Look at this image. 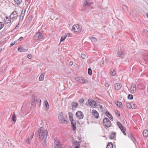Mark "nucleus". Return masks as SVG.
<instances>
[{
  "label": "nucleus",
  "mask_w": 148,
  "mask_h": 148,
  "mask_svg": "<svg viewBox=\"0 0 148 148\" xmlns=\"http://www.w3.org/2000/svg\"><path fill=\"white\" fill-rule=\"evenodd\" d=\"M81 58L83 59H85L86 57V55L83 53H81Z\"/></svg>",
  "instance_id": "79ce46f5"
},
{
  "label": "nucleus",
  "mask_w": 148,
  "mask_h": 148,
  "mask_svg": "<svg viewBox=\"0 0 148 148\" xmlns=\"http://www.w3.org/2000/svg\"><path fill=\"white\" fill-rule=\"evenodd\" d=\"M4 25V23L3 22H0V30L3 27Z\"/></svg>",
  "instance_id": "37998d69"
},
{
  "label": "nucleus",
  "mask_w": 148,
  "mask_h": 148,
  "mask_svg": "<svg viewBox=\"0 0 148 148\" xmlns=\"http://www.w3.org/2000/svg\"><path fill=\"white\" fill-rule=\"evenodd\" d=\"M4 22L5 24L8 25V26H10L11 25V23H12V20L9 18L7 17H6L5 19H4Z\"/></svg>",
  "instance_id": "9d476101"
},
{
  "label": "nucleus",
  "mask_w": 148,
  "mask_h": 148,
  "mask_svg": "<svg viewBox=\"0 0 148 148\" xmlns=\"http://www.w3.org/2000/svg\"><path fill=\"white\" fill-rule=\"evenodd\" d=\"M137 107V106L136 104H133V103H132V107L131 108L132 109H135Z\"/></svg>",
  "instance_id": "58836bf2"
},
{
  "label": "nucleus",
  "mask_w": 148,
  "mask_h": 148,
  "mask_svg": "<svg viewBox=\"0 0 148 148\" xmlns=\"http://www.w3.org/2000/svg\"><path fill=\"white\" fill-rule=\"evenodd\" d=\"M121 84L120 83H117L115 84V88L116 90H119L121 88Z\"/></svg>",
  "instance_id": "412c9836"
},
{
  "label": "nucleus",
  "mask_w": 148,
  "mask_h": 148,
  "mask_svg": "<svg viewBox=\"0 0 148 148\" xmlns=\"http://www.w3.org/2000/svg\"><path fill=\"white\" fill-rule=\"evenodd\" d=\"M131 135V140H132V141L134 142L135 141H136V140L135 139V138L133 137L132 135Z\"/></svg>",
  "instance_id": "49530a36"
},
{
  "label": "nucleus",
  "mask_w": 148,
  "mask_h": 148,
  "mask_svg": "<svg viewBox=\"0 0 148 148\" xmlns=\"http://www.w3.org/2000/svg\"><path fill=\"white\" fill-rule=\"evenodd\" d=\"M31 140L29 139V138H27L26 140V142L28 143H29Z\"/></svg>",
  "instance_id": "de8ad7c7"
},
{
  "label": "nucleus",
  "mask_w": 148,
  "mask_h": 148,
  "mask_svg": "<svg viewBox=\"0 0 148 148\" xmlns=\"http://www.w3.org/2000/svg\"><path fill=\"white\" fill-rule=\"evenodd\" d=\"M35 38L37 40H40L42 38L43 36L42 34L40 32H37L35 35Z\"/></svg>",
  "instance_id": "9b49d317"
},
{
  "label": "nucleus",
  "mask_w": 148,
  "mask_h": 148,
  "mask_svg": "<svg viewBox=\"0 0 148 148\" xmlns=\"http://www.w3.org/2000/svg\"><path fill=\"white\" fill-rule=\"evenodd\" d=\"M75 145H76V146L75 147V148H79V143L77 142H76V144L75 143Z\"/></svg>",
  "instance_id": "a18cd8bd"
},
{
  "label": "nucleus",
  "mask_w": 148,
  "mask_h": 148,
  "mask_svg": "<svg viewBox=\"0 0 148 148\" xmlns=\"http://www.w3.org/2000/svg\"><path fill=\"white\" fill-rule=\"evenodd\" d=\"M99 108H103V106H102V105H100V106H99Z\"/></svg>",
  "instance_id": "052dcab7"
},
{
  "label": "nucleus",
  "mask_w": 148,
  "mask_h": 148,
  "mask_svg": "<svg viewBox=\"0 0 148 148\" xmlns=\"http://www.w3.org/2000/svg\"><path fill=\"white\" fill-rule=\"evenodd\" d=\"M48 131L42 127H40L38 131L39 139L40 140H45L47 136Z\"/></svg>",
  "instance_id": "f257e3e1"
},
{
  "label": "nucleus",
  "mask_w": 148,
  "mask_h": 148,
  "mask_svg": "<svg viewBox=\"0 0 148 148\" xmlns=\"http://www.w3.org/2000/svg\"><path fill=\"white\" fill-rule=\"evenodd\" d=\"M18 51H19L20 52H23L27 51L28 49H25L23 47H18Z\"/></svg>",
  "instance_id": "5701e85b"
},
{
  "label": "nucleus",
  "mask_w": 148,
  "mask_h": 148,
  "mask_svg": "<svg viewBox=\"0 0 148 148\" xmlns=\"http://www.w3.org/2000/svg\"><path fill=\"white\" fill-rule=\"evenodd\" d=\"M71 105L72 108L74 110L76 109L78 106V103L76 102H73Z\"/></svg>",
  "instance_id": "aec40b11"
},
{
  "label": "nucleus",
  "mask_w": 148,
  "mask_h": 148,
  "mask_svg": "<svg viewBox=\"0 0 148 148\" xmlns=\"http://www.w3.org/2000/svg\"><path fill=\"white\" fill-rule=\"evenodd\" d=\"M118 54L119 57L123 58L125 56V54L121 50H119L118 52Z\"/></svg>",
  "instance_id": "6ab92c4d"
},
{
  "label": "nucleus",
  "mask_w": 148,
  "mask_h": 148,
  "mask_svg": "<svg viewBox=\"0 0 148 148\" xmlns=\"http://www.w3.org/2000/svg\"><path fill=\"white\" fill-rule=\"evenodd\" d=\"M75 80L77 82L82 84H86L88 82L87 80L82 77H77L75 78Z\"/></svg>",
  "instance_id": "6e6552de"
},
{
  "label": "nucleus",
  "mask_w": 148,
  "mask_h": 148,
  "mask_svg": "<svg viewBox=\"0 0 148 148\" xmlns=\"http://www.w3.org/2000/svg\"><path fill=\"white\" fill-rule=\"evenodd\" d=\"M126 105H127V108L130 109L131 108L132 103H127Z\"/></svg>",
  "instance_id": "e433bc0d"
},
{
  "label": "nucleus",
  "mask_w": 148,
  "mask_h": 148,
  "mask_svg": "<svg viewBox=\"0 0 148 148\" xmlns=\"http://www.w3.org/2000/svg\"><path fill=\"white\" fill-rule=\"evenodd\" d=\"M105 86H107L108 87V86H109V85L108 83H106L105 84Z\"/></svg>",
  "instance_id": "13d9d810"
},
{
  "label": "nucleus",
  "mask_w": 148,
  "mask_h": 148,
  "mask_svg": "<svg viewBox=\"0 0 148 148\" xmlns=\"http://www.w3.org/2000/svg\"><path fill=\"white\" fill-rule=\"evenodd\" d=\"M44 73H42L40 76L39 79L40 81H42L44 79Z\"/></svg>",
  "instance_id": "2f4dec72"
},
{
  "label": "nucleus",
  "mask_w": 148,
  "mask_h": 148,
  "mask_svg": "<svg viewBox=\"0 0 148 148\" xmlns=\"http://www.w3.org/2000/svg\"><path fill=\"white\" fill-rule=\"evenodd\" d=\"M110 73L111 76H114L116 75V72L114 69H112L110 71Z\"/></svg>",
  "instance_id": "4be33fe9"
},
{
  "label": "nucleus",
  "mask_w": 148,
  "mask_h": 148,
  "mask_svg": "<svg viewBox=\"0 0 148 148\" xmlns=\"http://www.w3.org/2000/svg\"><path fill=\"white\" fill-rule=\"evenodd\" d=\"M89 38L92 42H95L97 41V40L96 38L93 37L91 36Z\"/></svg>",
  "instance_id": "f704fd0d"
},
{
  "label": "nucleus",
  "mask_w": 148,
  "mask_h": 148,
  "mask_svg": "<svg viewBox=\"0 0 148 148\" xmlns=\"http://www.w3.org/2000/svg\"><path fill=\"white\" fill-rule=\"evenodd\" d=\"M92 115L96 119H97L99 117V113L97 112L95 110H93L92 111Z\"/></svg>",
  "instance_id": "f8f14e48"
},
{
  "label": "nucleus",
  "mask_w": 148,
  "mask_h": 148,
  "mask_svg": "<svg viewBox=\"0 0 148 148\" xmlns=\"http://www.w3.org/2000/svg\"><path fill=\"white\" fill-rule=\"evenodd\" d=\"M116 104L118 107L120 108L121 107V106H122L121 107H122V103L121 102H117L116 103Z\"/></svg>",
  "instance_id": "72a5a7b5"
},
{
  "label": "nucleus",
  "mask_w": 148,
  "mask_h": 148,
  "mask_svg": "<svg viewBox=\"0 0 148 148\" xmlns=\"http://www.w3.org/2000/svg\"><path fill=\"white\" fill-rule=\"evenodd\" d=\"M147 17H148V13H147L146 14Z\"/></svg>",
  "instance_id": "e2e57ef3"
},
{
  "label": "nucleus",
  "mask_w": 148,
  "mask_h": 148,
  "mask_svg": "<svg viewBox=\"0 0 148 148\" xmlns=\"http://www.w3.org/2000/svg\"><path fill=\"white\" fill-rule=\"evenodd\" d=\"M88 102L89 105L91 106H95V101L92 99H89L88 100Z\"/></svg>",
  "instance_id": "4468645a"
},
{
  "label": "nucleus",
  "mask_w": 148,
  "mask_h": 148,
  "mask_svg": "<svg viewBox=\"0 0 148 148\" xmlns=\"http://www.w3.org/2000/svg\"><path fill=\"white\" fill-rule=\"evenodd\" d=\"M18 16V14L17 11L14 10L10 15V17L12 20V22L17 19Z\"/></svg>",
  "instance_id": "20e7f679"
},
{
  "label": "nucleus",
  "mask_w": 148,
  "mask_h": 148,
  "mask_svg": "<svg viewBox=\"0 0 148 148\" xmlns=\"http://www.w3.org/2000/svg\"><path fill=\"white\" fill-rule=\"evenodd\" d=\"M131 91L132 93H134L136 91V86L135 84H132L131 86Z\"/></svg>",
  "instance_id": "ddd939ff"
},
{
  "label": "nucleus",
  "mask_w": 148,
  "mask_h": 148,
  "mask_svg": "<svg viewBox=\"0 0 148 148\" xmlns=\"http://www.w3.org/2000/svg\"><path fill=\"white\" fill-rule=\"evenodd\" d=\"M117 124L123 134L126 136V134L125 133V131L126 130L125 128L118 121L117 122Z\"/></svg>",
  "instance_id": "423d86ee"
},
{
  "label": "nucleus",
  "mask_w": 148,
  "mask_h": 148,
  "mask_svg": "<svg viewBox=\"0 0 148 148\" xmlns=\"http://www.w3.org/2000/svg\"><path fill=\"white\" fill-rule=\"evenodd\" d=\"M88 73L89 75H91L92 74V71L90 68H89L88 69Z\"/></svg>",
  "instance_id": "ea45409f"
},
{
  "label": "nucleus",
  "mask_w": 148,
  "mask_h": 148,
  "mask_svg": "<svg viewBox=\"0 0 148 148\" xmlns=\"http://www.w3.org/2000/svg\"><path fill=\"white\" fill-rule=\"evenodd\" d=\"M12 120L14 122V123L16 122V116L15 114V112H14L12 114Z\"/></svg>",
  "instance_id": "393cba45"
},
{
  "label": "nucleus",
  "mask_w": 148,
  "mask_h": 148,
  "mask_svg": "<svg viewBox=\"0 0 148 148\" xmlns=\"http://www.w3.org/2000/svg\"><path fill=\"white\" fill-rule=\"evenodd\" d=\"M116 134V133L115 132L112 133L109 137V138L110 139H113L115 137Z\"/></svg>",
  "instance_id": "bb28decb"
},
{
  "label": "nucleus",
  "mask_w": 148,
  "mask_h": 148,
  "mask_svg": "<svg viewBox=\"0 0 148 148\" xmlns=\"http://www.w3.org/2000/svg\"><path fill=\"white\" fill-rule=\"evenodd\" d=\"M71 34L70 33H67L66 34V36H71Z\"/></svg>",
  "instance_id": "864d4df0"
},
{
  "label": "nucleus",
  "mask_w": 148,
  "mask_h": 148,
  "mask_svg": "<svg viewBox=\"0 0 148 148\" xmlns=\"http://www.w3.org/2000/svg\"><path fill=\"white\" fill-rule=\"evenodd\" d=\"M58 118L60 123L62 124L66 123L67 121L66 118H65L63 112H61L59 114Z\"/></svg>",
  "instance_id": "7ed1b4c3"
},
{
  "label": "nucleus",
  "mask_w": 148,
  "mask_h": 148,
  "mask_svg": "<svg viewBox=\"0 0 148 148\" xmlns=\"http://www.w3.org/2000/svg\"><path fill=\"white\" fill-rule=\"evenodd\" d=\"M55 148H58L61 147L60 145L59 141L57 139H55Z\"/></svg>",
  "instance_id": "f3484780"
},
{
  "label": "nucleus",
  "mask_w": 148,
  "mask_h": 148,
  "mask_svg": "<svg viewBox=\"0 0 148 148\" xmlns=\"http://www.w3.org/2000/svg\"><path fill=\"white\" fill-rule=\"evenodd\" d=\"M113 144L111 142L109 143L107 145L106 148H113Z\"/></svg>",
  "instance_id": "c756f323"
},
{
  "label": "nucleus",
  "mask_w": 148,
  "mask_h": 148,
  "mask_svg": "<svg viewBox=\"0 0 148 148\" xmlns=\"http://www.w3.org/2000/svg\"><path fill=\"white\" fill-rule=\"evenodd\" d=\"M34 135V133L33 132H32L31 133V134H30L28 138H29V139H30V140H31L32 138L33 137Z\"/></svg>",
  "instance_id": "4c0bfd02"
},
{
  "label": "nucleus",
  "mask_w": 148,
  "mask_h": 148,
  "mask_svg": "<svg viewBox=\"0 0 148 148\" xmlns=\"http://www.w3.org/2000/svg\"><path fill=\"white\" fill-rule=\"evenodd\" d=\"M15 44V42H13V43L11 44L10 45L11 46H12L14 45Z\"/></svg>",
  "instance_id": "bf43d9fd"
},
{
  "label": "nucleus",
  "mask_w": 148,
  "mask_h": 148,
  "mask_svg": "<svg viewBox=\"0 0 148 148\" xmlns=\"http://www.w3.org/2000/svg\"><path fill=\"white\" fill-rule=\"evenodd\" d=\"M84 101L83 99H81L79 100V102L80 103H82Z\"/></svg>",
  "instance_id": "09e8293b"
},
{
  "label": "nucleus",
  "mask_w": 148,
  "mask_h": 148,
  "mask_svg": "<svg viewBox=\"0 0 148 148\" xmlns=\"http://www.w3.org/2000/svg\"><path fill=\"white\" fill-rule=\"evenodd\" d=\"M106 58H102L101 61V63H100V66H102L104 65V62H105V61H106Z\"/></svg>",
  "instance_id": "7c9ffc66"
},
{
  "label": "nucleus",
  "mask_w": 148,
  "mask_h": 148,
  "mask_svg": "<svg viewBox=\"0 0 148 148\" xmlns=\"http://www.w3.org/2000/svg\"><path fill=\"white\" fill-rule=\"evenodd\" d=\"M106 114L111 121H112L113 120L112 116L109 112L108 111H106Z\"/></svg>",
  "instance_id": "b1692460"
},
{
  "label": "nucleus",
  "mask_w": 148,
  "mask_h": 148,
  "mask_svg": "<svg viewBox=\"0 0 148 148\" xmlns=\"http://www.w3.org/2000/svg\"><path fill=\"white\" fill-rule=\"evenodd\" d=\"M32 55L30 54H29L27 56V58L29 59H31L32 58Z\"/></svg>",
  "instance_id": "3c124183"
},
{
  "label": "nucleus",
  "mask_w": 148,
  "mask_h": 148,
  "mask_svg": "<svg viewBox=\"0 0 148 148\" xmlns=\"http://www.w3.org/2000/svg\"><path fill=\"white\" fill-rule=\"evenodd\" d=\"M69 118L70 119V120L71 121H74V120L73 119V115L72 113L71 112H69Z\"/></svg>",
  "instance_id": "cd10ccee"
},
{
  "label": "nucleus",
  "mask_w": 148,
  "mask_h": 148,
  "mask_svg": "<svg viewBox=\"0 0 148 148\" xmlns=\"http://www.w3.org/2000/svg\"><path fill=\"white\" fill-rule=\"evenodd\" d=\"M147 34L148 35V34Z\"/></svg>",
  "instance_id": "69168bd1"
},
{
  "label": "nucleus",
  "mask_w": 148,
  "mask_h": 148,
  "mask_svg": "<svg viewBox=\"0 0 148 148\" xmlns=\"http://www.w3.org/2000/svg\"><path fill=\"white\" fill-rule=\"evenodd\" d=\"M115 114L117 115V114L118 115V116H120V113L117 110H115Z\"/></svg>",
  "instance_id": "c03bdc74"
},
{
  "label": "nucleus",
  "mask_w": 148,
  "mask_h": 148,
  "mask_svg": "<svg viewBox=\"0 0 148 148\" xmlns=\"http://www.w3.org/2000/svg\"><path fill=\"white\" fill-rule=\"evenodd\" d=\"M19 23H18L15 27V29H17V27H19Z\"/></svg>",
  "instance_id": "5fc2aeb1"
},
{
  "label": "nucleus",
  "mask_w": 148,
  "mask_h": 148,
  "mask_svg": "<svg viewBox=\"0 0 148 148\" xmlns=\"http://www.w3.org/2000/svg\"><path fill=\"white\" fill-rule=\"evenodd\" d=\"M72 29L74 32H79L81 31L82 28L79 25L76 24L73 25Z\"/></svg>",
  "instance_id": "0eeeda50"
},
{
  "label": "nucleus",
  "mask_w": 148,
  "mask_h": 148,
  "mask_svg": "<svg viewBox=\"0 0 148 148\" xmlns=\"http://www.w3.org/2000/svg\"><path fill=\"white\" fill-rule=\"evenodd\" d=\"M31 18H32V17L31 16H29V17L28 19H29V20H30V19H31Z\"/></svg>",
  "instance_id": "680f3d73"
},
{
  "label": "nucleus",
  "mask_w": 148,
  "mask_h": 148,
  "mask_svg": "<svg viewBox=\"0 0 148 148\" xmlns=\"http://www.w3.org/2000/svg\"><path fill=\"white\" fill-rule=\"evenodd\" d=\"M23 38L22 37H21L18 39V40L21 41L23 40Z\"/></svg>",
  "instance_id": "4d7b16f0"
},
{
  "label": "nucleus",
  "mask_w": 148,
  "mask_h": 148,
  "mask_svg": "<svg viewBox=\"0 0 148 148\" xmlns=\"http://www.w3.org/2000/svg\"><path fill=\"white\" fill-rule=\"evenodd\" d=\"M73 64V62L72 61H70L69 62V64L71 66Z\"/></svg>",
  "instance_id": "6e6d98bb"
},
{
  "label": "nucleus",
  "mask_w": 148,
  "mask_h": 148,
  "mask_svg": "<svg viewBox=\"0 0 148 148\" xmlns=\"http://www.w3.org/2000/svg\"><path fill=\"white\" fill-rule=\"evenodd\" d=\"M66 36H63L61 37L60 42H61L62 41H64L66 39Z\"/></svg>",
  "instance_id": "c9c22d12"
},
{
  "label": "nucleus",
  "mask_w": 148,
  "mask_h": 148,
  "mask_svg": "<svg viewBox=\"0 0 148 148\" xmlns=\"http://www.w3.org/2000/svg\"><path fill=\"white\" fill-rule=\"evenodd\" d=\"M25 10H24L23 9L22 10L21 14L20 15L19 20L21 21H23V17L25 16Z\"/></svg>",
  "instance_id": "2eb2a0df"
},
{
  "label": "nucleus",
  "mask_w": 148,
  "mask_h": 148,
  "mask_svg": "<svg viewBox=\"0 0 148 148\" xmlns=\"http://www.w3.org/2000/svg\"><path fill=\"white\" fill-rule=\"evenodd\" d=\"M128 98L130 99H133V96L130 94H129L128 95Z\"/></svg>",
  "instance_id": "a19ab883"
},
{
  "label": "nucleus",
  "mask_w": 148,
  "mask_h": 148,
  "mask_svg": "<svg viewBox=\"0 0 148 148\" xmlns=\"http://www.w3.org/2000/svg\"><path fill=\"white\" fill-rule=\"evenodd\" d=\"M71 124L72 129L74 130H75L76 129V124L75 121H71Z\"/></svg>",
  "instance_id": "a211bd4d"
},
{
  "label": "nucleus",
  "mask_w": 148,
  "mask_h": 148,
  "mask_svg": "<svg viewBox=\"0 0 148 148\" xmlns=\"http://www.w3.org/2000/svg\"><path fill=\"white\" fill-rule=\"evenodd\" d=\"M83 9L87 12H89L91 9V7L88 2V0H85L83 3Z\"/></svg>",
  "instance_id": "f03ea898"
},
{
  "label": "nucleus",
  "mask_w": 148,
  "mask_h": 148,
  "mask_svg": "<svg viewBox=\"0 0 148 148\" xmlns=\"http://www.w3.org/2000/svg\"><path fill=\"white\" fill-rule=\"evenodd\" d=\"M45 104L46 107L45 108V109L47 110L49 108V106L48 103V102L47 100L45 101Z\"/></svg>",
  "instance_id": "c85d7f7f"
},
{
  "label": "nucleus",
  "mask_w": 148,
  "mask_h": 148,
  "mask_svg": "<svg viewBox=\"0 0 148 148\" xmlns=\"http://www.w3.org/2000/svg\"><path fill=\"white\" fill-rule=\"evenodd\" d=\"M76 116L77 118L79 119H82L84 117V114L81 111H78L76 113Z\"/></svg>",
  "instance_id": "1a4fd4ad"
},
{
  "label": "nucleus",
  "mask_w": 148,
  "mask_h": 148,
  "mask_svg": "<svg viewBox=\"0 0 148 148\" xmlns=\"http://www.w3.org/2000/svg\"><path fill=\"white\" fill-rule=\"evenodd\" d=\"M100 104V103L98 101H95V106H97L99 105Z\"/></svg>",
  "instance_id": "8fccbe9b"
},
{
  "label": "nucleus",
  "mask_w": 148,
  "mask_h": 148,
  "mask_svg": "<svg viewBox=\"0 0 148 148\" xmlns=\"http://www.w3.org/2000/svg\"><path fill=\"white\" fill-rule=\"evenodd\" d=\"M14 1L16 4L18 5H19L22 2V0H15Z\"/></svg>",
  "instance_id": "473e14b6"
},
{
  "label": "nucleus",
  "mask_w": 148,
  "mask_h": 148,
  "mask_svg": "<svg viewBox=\"0 0 148 148\" xmlns=\"http://www.w3.org/2000/svg\"><path fill=\"white\" fill-rule=\"evenodd\" d=\"M1 51H2V49H0V53L1 52Z\"/></svg>",
  "instance_id": "0e129e2a"
},
{
  "label": "nucleus",
  "mask_w": 148,
  "mask_h": 148,
  "mask_svg": "<svg viewBox=\"0 0 148 148\" xmlns=\"http://www.w3.org/2000/svg\"><path fill=\"white\" fill-rule=\"evenodd\" d=\"M103 125L107 127H109L111 126V122L108 118H104L103 119Z\"/></svg>",
  "instance_id": "39448f33"
},
{
  "label": "nucleus",
  "mask_w": 148,
  "mask_h": 148,
  "mask_svg": "<svg viewBox=\"0 0 148 148\" xmlns=\"http://www.w3.org/2000/svg\"><path fill=\"white\" fill-rule=\"evenodd\" d=\"M143 32L144 33H146L147 34H148V31H147L146 29H144L143 31Z\"/></svg>",
  "instance_id": "603ef678"
},
{
  "label": "nucleus",
  "mask_w": 148,
  "mask_h": 148,
  "mask_svg": "<svg viewBox=\"0 0 148 148\" xmlns=\"http://www.w3.org/2000/svg\"><path fill=\"white\" fill-rule=\"evenodd\" d=\"M34 102L35 103H36L37 105L38 106H40L41 104V100L40 99H37L36 98L34 97Z\"/></svg>",
  "instance_id": "dca6fc26"
},
{
  "label": "nucleus",
  "mask_w": 148,
  "mask_h": 148,
  "mask_svg": "<svg viewBox=\"0 0 148 148\" xmlns=\"http://www.w3.org/2000/svg\"><path fill=\"white\" fill-rule=\"evenodd\" d=\"M143 135L145 137H147L148 136V130H144L143 132Z\"/></svg>",
  "instance_id": "a878e982"
}]
</instances>
